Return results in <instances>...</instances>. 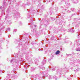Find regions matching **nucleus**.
I'll return each mask as SVG.
<instances>
[{
    "label": "nucleus",
    "instance_id": "f257e3e1",
    "mask_svg": "<svg viewBox=\"0 0 80 80\" xmlns=\"http://www.w3.org/2000/svg\"><path fill=\"white\" fill-rule=\"evenodd\" d=\"M60 53V51L59 50L57 51L56 52V55H58Z\"/></svg>",
    "mask_w": 80,
    "mask_h": 80
},
{
    "label": "nucleus",
    "instance_id": "f03ea898",
    "mask_svg": "<svg viewBox=\"0 0 80 80\" xmlns=\"http://www.w3.org/2000/svg\"><path fill=\"white\" fill-rule=\"evenodd\" d=\"M35 26V27H36V26Z\"/></svg>",
    "mask_w": 80,
    "mask_h": 80
}]
</instances>
